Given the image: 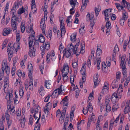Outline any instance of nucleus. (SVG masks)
<instances>
[{"mask_svg":"<svg viewBox=\"0 0 130 130\" xmlns=\"http://www.w3.org/2000/svg\"><path fill=\"white\" fill-rule=\"evenodd\" d=\"M121 4L122 5L118 3H116L115 4L116 7L119 11H120L121 10H123V9L124 8L125 6V5H123L122 4V3H121Z\"/></svg>","mask_w":130,"mask_h":130,"instance_id":"obj_22","label":"nucleus"},{"mask_svg":"<svg viewBox=\"0 0 130 130\" xmlns=\"http://www.w3.org/2000/svg\"><path fill=\"white\" fill-rule=\"evenodd\" d=\"M118 92H115L113 93L111 97V101L113 103H116L119 100V99L121 98V95H119Z\"/></svg>","mask_w":130,"mask_h":130,"instance_id":"obj_7","label":"nucleus"},{"mask_svg":"<svg viewBox=\"0 0 130 130\" xmlns=\"http://www.w3.org/2000/svg\"><path fill=\"white\" fill-rule=\"evenodd\" d=\"M5 116L6 120H8L9 119H10V115L8 114V111L7 110L6 111L5 114Z\"/></svg>","mask_w":130,"mask_h":130,"instance_id":"obj_61","label":"nucleus"},{"mask_svg":"<svg viewBox=\"0 0 130 130\" xmlns=\"http://www.w3.org/2000/svg\"><path fill=\"white\" fill-rule=\"evenodd\" d=\"M13 16L11 18V27L13 31L16 32L17 31V29L18 25V23L17 22V17L15 15H13Z\"/></svg>","mask_w":130,"mask_h":130,"instance_id":"obj_6","label":"nucleus"},{"mask_svg":"<svg viewBox=\"0 0 130 130\" xmlns=\"http://www.w3.org/2000/svg\"><path fill=\"white\" fill-rule=\"evenodd\" d=\"M75 105H73L71 109V112L70 113V115L71 116V118L72 119L74 117V112L75 109Z\"/></svg>","mask_w":130,"mask_h":130,"instance_id":"obj_30","label":"nucleus"},{"mask_svg":"<svg viewBox=\"0 0 130 130\" xmlns=\"http://www.w3.org/2000/svg\"><path fill=\"white\" fill-rule=\"evenodd\" d=\"M99 75L98 74L94 75V87L95 88L97 86L100 82L99 79H98Z\"/></svg>","mask_w":130,"mask_h":130,"instance_id":"obj_13","label":"nucleus"},{"mask_svg":"<svg viewBox=\"0 0 130 130\" xmlns=\"http://www.w3.org/2000/svg\"><path fill=\"white\" fill-rule=\"evenodd\" d=\"M40 124L38 123H36V125L34 127V130H40Z\"/></svg>","mask_w":130,"mask_h":130,"instance_id":"obj_59","label":"nucleus"},{"mask_svg":"<svg viewBox=\"0 0 130 130\" xmlns=\"http://www.w3.org/2000/svg\"><path fill=\"white\" fill-rule=\"evenodd\" d=\"M76 34H73L70 36V40L72 42H74L76 40Z\"/></svg>","mask_w":130,"mask_h":130,"instance_id":"obj_37","label":"nucleus"},{"mask_svg":"<svg viewBox=\"0 0 130 130\" xmlns=\"http://www.w3.org/2000/svg\"><path fill=\"white\" fill-rule=\"evenodd\" d=\"M111 59L110 57H107L106 59V62L107 66L108 67H110L111 65Z\"/></svg>","mask_w":130,"mask_h":130,"instance_id":"obj_51","label":"nucleus"},{"mask_svg":"<svg viewBox=\"0 0 130 130\" xmlns=\"http://www.w3.org/2000/svg\"><path fill=\"white\" fill-rule=\"evenodd\" d=\"M80 41L77 40L74 46L72 45V43L69 44L68 46V49L67 51L65 50L63 53V56H66L67 58H69L71 55V54L73 52L74 54H75L77 56H78L80 53H81L83 54L85 52L84 49L85 48V44L84 43H82L80 45V48H78V46Z\"/></svg>","mask_w":130,"mask_h":130,"instance_id":"obj_1","label":"nucleus"},{"mask_svg":"<svg viewBox=\"0 0 130 130\" xmlns=\"http://www.w3.org/2000/svg\"><path fill=\"white\" fill-rule=\"evenodd\" d=\"M26 120L25 118H23V119H21V127L24 128L25 126V123Z\"/></svg>","mask_w":130,"mask_h":130,"instance_id":"obj_55","label":"nucleus"},{"mask_svg":"<svg viewBox=\"0 0 130 130\" xmlns=\"http://www.w3.org/2000/svg\"><path fill=\"white\" fill-rule=\"evenodd\" d=\"M128 18V15L127 11L124 10L122 11V18L127 20Z\"/></svg>","mask_w":130,"mask_h":130,"instance_id":"obj_33","label":"nucleus"},{"mask_svg":"<svg viewBox=\"0 0 130 130\" xmlns=\"http://www.w3.org/2000/svg\"><path fill=\"white\" fill-rule=\"evenodd\" d=\"M111 9H106L104 11V15L105 16V19L107 20H108L109 19L108 16L110 15L111 13Z\"/></svg>","mask_w":130,"mask_h":130,"instance_id":"obj_14","label":"nucleus"},{"mask_svg":"<svg viewBox=\"0 0 130 130\" xmlns=\"http://www.w3.org/2000/svg\"><path fill=\"white\" fill-rule=\"evenodd\" d=\"M121 68L122 69V73L124 75V78H125L127 77V74L126 72V68L125 67V65H123V66H121Z\"/></svg>","mask_w":130,"mask_h":130,"instance_id":"obj_25","label":"nucleus"},{"mask_svg":"<svg viewBox=\"0 0 130 130\" xmlns=\"http://www.w3.org/2000/svg\"><path fill=\"white\" fill-rule=\"evenodd\" d=\"M51 57L50 58L53 61H55L56 60V57L55 56V52L54 51H51L50 53H47L46 56V60L47 63H48L50 61V57Z\"/></svg>","mask_w":130,"mask_h":130,"instance_id":"obj_5","label":"nucleus"},{"mask_svg":"<svg viewBox=\"0 0 130 130\" xmlns=\"http://www.w3.org/2000/svg\"><path fill=\"white\" fill-rule=\"evenodd\" d=\"M28 69L29 72H33V69L32 64L30 62H28Z\"/></svg>","mask_w":130,"mask_h":130,"instance_id":"obj_41","label":"nucleus"},{"mask_svg":"<svg viewBox=\"0 0 130 130\" xmlns=\"http://www.w3.org/2000/svg\"><path fill=\"white\" fill-rule=\"evenodd\" d=\"M20 78H19L18 79H17L15 84H18L19 89V95L21 97H22L24 94V92L23 90L24 89V86L21 82V80L20 79Z\"/></svg>","mask_w":130,"mask_h":130,"instance_id":"obj_4","label":"nucleus"},{"mask_svg":"<svg viewBox=\"0 0 130 130\" xmlns=\"http://www.w3.org/2000/svg\"><path fill=\"white\" fill-rule=\"evenodd\" d=\"M126 20L125 19L121 18L120 19V25L122 26H123L124 24V23L125 21Z\"/></svg>","mask_w":130,"mask_h":130,"instance_id":"obj_63","label":"nucleus"},{"mask_svg":"<svg viewBox=\"0 0 130 130\" xmlns=\"http://www.w3.org/2000/svg\"><path fill=\"white\" fill-rule=\"evenodd\" d=\"M2 70L3 72L5 71V73L7 74H9L10 72V69L9 67L6 62L3 61L2 63Z\"/></svg>","mask_w":130,"mask_h":130,"instance_id":"obj_8","label":"nucleus"},{"mask_svg":"<svg viewBox=\"0 0 130 130\" xmlns=\"http://www.w3.org/2000/svg\"><path fill=\"white\" fill-rule=\"evenodd\" d=\"M43 45L44 46V47L45 51H47L50 48V45L48 42L45 43L44 44L43 43Z\"/></svg>","mask_w":130,"mask_h":130,"instance_id":"obj_46","label":"nucleus"},{"mask_svg":"<svg viewBox=\"0 0 130 130\" xmlns=\"http://www.w3.org/2000/svg\"><path fill=\"white\" fill-rule=\"evenodd\" d=\"M86 65V63H84L83 65L82 66V67L80 70V72L81 73H84L86 72V66L85 65Z\"/></svg>","mask_w":130,"mask_h":130,"instance_id":"obj_57","label":"nucleus"},{"mask_svg":"<svg viewBox=\"0 0 130 130\" xmlns=\"http://www.w3.org/2000/svg\"><path fill=\"white\" fill-rule=\"evenodd\" d=\"M21 31L23 33L25 31V23L24 21H22L21 23Z\"/></svg>","mask_w":130,"mask_h":130,"instance_id":"obj_28","label":"nucleus"},{"mask_svg":"<svg viewBox=\"0 0 130 130\" xmlns=\"http://www.w3.org/2000/svg\"><path fill=\"white\" fill-rule=\"evenodd\" d=\"M33 80L30 79L29 84L28 87L30 90H32L33 88Z\"/></svg>","mask_w":130,"mask_h":130,"instance_id":"obj_38","label":"nucleus"},{"mask_svg":"<svg viewBox=\"0 0 130 130\" xmlns=\"http://www.w3.org/2000/svg\"><path fill=\"white\" fill-rule=\"evenodd\" d=\"M120 115H119L116 118L115 120L113 121V120H111L110 121V124H114L115 125V126H116L117 125V123H118V122L119 119V116Z\"/></svg>","mask_w":130,"mask_h":130,"instance_id":"obj_40","label":"nucleus"},{"mask_svg":"<svg viewBox=\"0 0 130 130\" xmlns=\"http://www.w3.org/2000/svg\"><path fill=\"white\" fill-rule=\"evenodd\" d=\"M52 106V103L50 102H49L46 104L44 108H47L48 110H50Z\"/></svg>","mask_w":130,"mask_h":130,"instance_id":"obj_50","label":"nucleus"},{"mask_svg":"<svg viewBox=\"0 0 130 130\" xmlns=\"http://www.w3.org/2000/svg\"><path fill=\"white\" fill-rule=\"evenodd\" d=\"M11 44H8L7 49V52L8 53H11L13 54L15 52H17V49H15V44H14L13 46H12L11 47L10 46Z\"/></svg>","mask_w":130,"mask_h":130,"instance_id":"obj_9","label":"nucleus"},{"mask_svg":"<svg viewBox=\"0 0 130 130\" xmlns=\"http://www.w3.org/2000/svg\"><path fill=\"white\" fill-rule=\"evenodd\" d=\"M115 104L113 105L112 107V110L114 112L117 110V109L119 107L118 104H117L115 103Z\"/></svg>","mask_w":130,"mask_h":130,"instance_id":"obj_58","label":"nucleus"},{"mask_svg":"<svg viewBox=\"0 0 130 130\" xmlns=\"http://www.w3.org/2000/svg\"><path fill=\"white\" fill-rule=\"evenodd\" d=\"M30 112L32 113H41V108L38 105H36V106L30 109Z\"/></svg>","mask_w":130,"mask_h":130,"instance_id":"obj_12","label":"nucleus"},{"mask_svg":"<svg viewBox=\"0 0 130 130\" xmlns=\"http://www.w3.org/2000/svg\"><path fill=\"white\" fill-rule=\"evenodd\" d=\"M59 50L61 53H63L64 51H65L66 50H65L64 46L62 43H61L60 44L59 46Z\"/></svg>","mask_w":130,"mask_h":130,"instance_id":"obj_44","label":"nucleus"},{"mask_svg":"<svg viewBox=\"0 0 130 130\" xmlns=\"http://www.w3.org/2000/svg\"><path fill=\"white\" fill-rule=\"evenodd\" d=\"M30 48V50L29 52V55L30 57H33L35 55V50L34 49V47L33 46Z\"/></svg>","mask_w":130,"mask_h":130,"instance_id":"obj_21","label":"nucleus"},{"mask_svg":"<svg viewBox=\"0 0 130 130\" xmlns=\"http://www.w3.org/2000/svg\"><path fill=\"white\" fill-rule=\"evenodd\" d=\"M52 31L51 30H49L47 34V36H46L47 37H49L50 39L51 38L52 35Z\"/></svg>","mask_w":130,"mask_h":130,"instance_id":"obj_64","label":"nucleus"},{"mask_svg":"<svg viewBox=\"0 0 130 130\" xmlns=\"http://www.w3.org/2000/svg\"><path fill=\"white\" fill-rule=\"evenodd\" d=\"M25 12L24 9L22 7L19 8L18 11V13L19 14H21Z\"/></svg>","mask_w":130,"mask_h":130,"instance_id":"obj_52","label":"nucleus"},{"mask_svg":"<svg viewBox=\"0 0 130 130\" xmlns=\"http://www.w3.org/2000/svg\"><path fill=\"white\" fill-rule=\"evenodd\" d=\"M17 74L19 77L18 79L20 78V79H21L20 77L22 76L23 78L25 77V73L23 71H22L21 70H18L17 72Z\"/></svg>","mask_w":130,"mask_h":130,"instance_id":"obj_20","label":"nucleus"},{"mask_svg":"<svg viewBox=\"0 0 130 130\" xmlns=\"http://www.w3.org/2000/svg\"><path fill=\"white\" fill-rule=\"evenodd\" d=\"M68 96H66L60 102L61 104L63 106H65V108H67V106L68 104Z\"/></svg>","mask_w":130,"mask_h":130,"instance_id":"obj_15","label":"nucleus"},{"mask_svg":"<svg viewBox=\"0 0 130 130\" xmlns=\"http://www.w3.org/2000/svg\"><path fill=\"white\" fill-rule=\"evenodd\" d=\"M18 5H15L14 7L12 9L11 12L12 13V17H13V15H15L14 14V12L15 11V9H17L16 8L17 7V8H18Z\"/></svg>","mask_w":130,"mask_h":130,"instance_id":"obj_54","label":"nucleus"},{"mask_svg":"<svg viewBox=\"0 0 130 130\" xmlns=\"http://www.w3.org/2000/svg\"><path fill=\"white\" fill-rule=\"evenodd\" d=\"M35 46L37 47H38L39 46L38 40L35 39V40L32 42V46L31 47L29 46V49H31L30 48H32L33 46L35 47Z\"/></svg>","mask_w":130,"mask_h":130,"instance_id":"obj_31","label":"nucleus"},{"mask_svg":"<svg viewBox=\"0 0 130 130\" xmlns=\"http://www.w3.org/2000/svg\"><path fill=\"white\" fill-rule=\"evenodd\" d=\"M72 66L74 68L75 73H77L78 70V64L77 62H74L72 63Z\"/></svg>","mask_w":130,"mask_h":130,"instance_id":"obj_27","label":"nucleus"},{"mask_svg":"<svg viewBox=\"0 0 130 130\" xmlns=\"http://www.w3.org/2000/svg\"><path fill=\"white\" fill-rule=\"evenodd\" d=\"M69 66L67 64H64L62 69L61 68V69L62 74H68L69 72Z\"/></svg>","mask_w":130,"mask_h":130,"instance_id":"obj_11","label":"nucleus"},{"mask_svg":"<svg viewBox=\"0 0 130 130\" xmlns=\"http://www.w3.org/2000/svg\"><path fill=\"white\" fill-rule=\"evenodd\" d=\"M97 60V68L99 70L100 69L99 65L101 62V58L100 57H98L96 59Z\"/></svg>","mask_w":130,"mask_h":130,"instance_id":"obj_56","label":"nucleus"},{"mask_svg":"<svg viewBox=\"0 0 130 130\" xmlns=\"http://www.w3.org/2000/svg\"><path fill=\"white\" fill-rule=\"evenodd\" d=\"M47 15L46 14H44V18L41 19L40 23V27L41 28L42 31L44 32V30L45 28V25H44L45 20L47 19Z\"/></svg>","mask_w":130,"mask_h":130,"instance_id":"obj_10","label":"nucleus"},{"mask_svg":"<svg viewBox=\"0 0 130 130\" xmlns=\"http://www.w3.org/2000/svg\"><path fill=\"white\" fill-rule=\"evenodd\" d=\"M65 123H64V127L63 128L65 130H72V129H73V127L72 124L71 123L70 124L69 127L68 128L69 129L68 130L66 129V127H65Z\"/></svg>","mask_w":130,"mask_h":130,"instance_id":"obj_60","label":"nucleus"},{"mask_svg":"<svg viewBox=\"0 0 130 130\" xmlns=\"http://www.w3.org/2000/svg\"><path fill=\"white\" fill-rule=\"evenodd\" d=\"M8 7L9 4L7 3L5 7L4 11V15H5L6 14L8 13Z\"/></svg>","mask_w":130,"mask_h":130,"instance_id":"obj_47","label":"nucleus"},{"mask_svg":"<svg viewBox=\"0 0 130 130\" xmlns=\"http://www.w3.org/2000/svg\"><path fill=\"white\" fill-rule=\"evenodd\" d=\"M87 109L90 112H91L92 111L93 108L91 103L89 102L88 105Z\"/></svg>","mask_w":130,"mask_h":130,"instance_id":"obj_45","label":"nucleus"},{"mask_svg":"<svg viewBox=\"0 0 130 130\" xmlns=\"http://www.w3.org/2000/svg\"><path fill=\"white\" fill-rule=\"evenodd\" d=\"M11 32H12V31L10 29L7 28H5L4 29L2 34L3 36H5L10 34Z\"/></svg>","mask_w":130,"mask_h":130,"instance_id":"obj_17","label":"nucleus"},{"mask_svg":"<svg viewBox=\"0 0 130 130\" xmlns=\"http://www.w3.org/2000/svg\"><path fill=\"white\" fill-rule=\"evenodd\" d=\"M108 83H105L103 87V89L102 90V92L103 93L107 92L108 89Z\"/></svg>","mask_w":130,"mask_h":130,"instance_id":"obj_32","label":"nucleus"},{"mask_svg":"<svg viewBox=\"0 0 130 130\" xmlns=\"http://www.w3.org/2000/svg\"><path fill=\"white\" fill-rule=\"evenodd\" d=\"M130 111V102L127 101L126 104L124 112L125 113H127Z\"/></svg>","mask_w":130,"mask_h":130,"instance_id":"obj_19","label":"nucleus"},{"mask_svg":"<svg viewBox=\"0 0 130 130\" xmlns=\"http://www.w3.org/2000/svg\"><path fill=\"white\" fill-rule=\"evenodd\" d=\"M94 14L93 13L90 15L89 13L88 12V14L86 16V19L87 20H92L93 19Z\"/></svg>","mask_w":130,"mask_h":130,"instance_id":"obj_39","label":"nucleus"},{"mask_svg":"<svg viewBox=\"0 0 130 130\" xmlns=\"http://www.w3.org/2000/svg\"><path fill=\"white\" fill-rule=\"evenodd\" d=\"M70 4L72 6L75 7V5L78 4L77 2V0H69Z\"/></svg>","mask_w":130,"mask_h":130,"instance_id":"obj_43","label":"nucleus"},{"mask_svg":"<svg viewBox=\"0 0 130 130\" xmlns=\"http://www.w3.org/2000/svg\"><path fill=\"white\" fill-rule=\"evenodd\" d=\"M39 40L41 43H43L45 41V38L42 34H41L39 36Z\"/></svg>","mask_w":130,"mask_h":130,"instance_id":"obj_36","label":"nucleus"},{"mask_svg":"<svg viewBox=\"0 0 130 130\" xmlns=\"http://www.w3.org/2000/svg\"><path fill=\"white\" fill-rule=\"evenodd\" d=\"M7 101H10L13 99V96L12 92H7L6 94L5 97Z\"/></svg>","mask_w":130,"mask_h":130,"instance_id":"obj_16","label":"nucleus"},{"mask_svg":"<svg viewBox=\"0 0 130 130\" xmlns=\"http://www.w3.org/2000/svg\"><path fill=\"white\" fill-rule=\"evenodd\" d=\"M33 116L34 118L36 120L37 119V123L38 122V121L40 119L41 115V113H34Z\"/></svg>","mask_w":130,"mask_h":130,"instance_id":"obj_26","label":"nucleus"},{"mask_svg":"<svg viewBox=\"0 0 130 130\" xmlns=\"http://www.w3.org/2000/svg\"><path fill=\"white\" fill-rule=\"evenodd\" d=\"M125 59V56L124 55H119V60L120 61L121 66H123V65H125L124 63V61Z\"/></svg>","mask_w":130,"mask_h":130,"instance_id":"obj_23","label":"nucleus"},{"mask_svg":"<svg viewBox=\"0 0 130 130\" xmlns=\"http://www.w3.org/2000/svg\"><path fill=\"white\" fill-rule=\"evenodd\" d=\"M118 83L116 80H114L112 82L111 86L112 88L113 89L116 88L118 87Z\"/></svg>","mask_w":130,"mask_h":130,"instance_id":"obj_29","label":"nucleus"},{"mask_svg":"<svg viewBox=\"0 0 130 130\" xmlns=\"http://www.w3.org/2000/svg\"><path fill=\"white\" fill-rule=\"evenodd\" d=\"M68 74H62L63 78V80L64 82L67 81L68 79V77L67 76Z\"/></svg>","mask_w":130,"mask_h":130,"instance_id":"obj_48","label":"nucleus"},{"mask_svg":"<svg viewBox=\"0 0 130 130\" xmlns=\"http://www.w3.org/2000/svg\"><path fill=\"white\" fill-rule=\"evenodd\" d=\"M7 109L10 113L11 115H13L15 114V111L14 107H11V105H9L7 106Z\"/></svg>","mask_w":130,"mask_h":130,"instance_id":"obj_18","label":"nucleus"},{"mask_svg":"<svg viewBox=\"0 0 130 130\" xmlns=\"http://www.w3.org/2000/svg\"><path fill=\"white\" fill-rule=\"evenodd\" d=\"M111 24L110 22L108 21L106 22V28L107 29H106V33H107L108 32H109L110 31V29L111 28Z\"/></svg>","mask_w":130,"mask_h":130,"instance_id":"obj_34","label":"nucleus"},{"mask_svg":"<svg viewBox=\"0 0 130 130\" xmlns=\"http://www.w3.org/2000/svg\"><path fill=\"white\" fill-rule=\"evenodd\" d=\"M51 82V81L46 80L44 84V86L48 89H50L52 87Z\"/></svg>","mask_w":130,"mask_h":130,"instance_id":"obj_24","label":"nucleus"},{"mask_svg":"<svg viewBox=\"0 0 130 130\" xmlns=\"http://www.w3.org/2000/svg\"><path fill=\"white\" fill-rule=\"evenodd\" d=\"M45 91L44 89V87L43 86H41L40 87L39 93L41 95H43L45 93Z\"/></svg>","mask_w":130,"mask_h":130,"instance_id":"obj_42","label":"nucleus"},{"mask_svg":"<svg viewBox=\"0 0 130 130\" xmlns=\"http://www.w3.org/2000/svg\"><path fill=\"white\" fill-rule=\"evenodd\" d=\"M101 9V8L100 7L99 5L97 7L95 8V15L96 16H97L98 15Z\"/></svg>","mask_w":130,"mask_h":130,"instance_id":"obj_49","label":"nucleus"},{"mask_svg":"<svg viewBox=\"0 0 130 130\" xmlns=\"http://www.w3.org/2000/svg\"><path fill=\"white\" fill-rule=\"evenodd\" d=\"M57 37L58 39H60L61 37V36L62 37L63 36L62 34L61 33H60V32L59 30H57Z\"/></svg>","mask_w":130,"mask_h":130,"instance_id":"obj_62","label":"nucleus"},{"mask_svg":"<svg viewBox=\"0 0 130 130\" xmlns=\"http://www.w3.org/2000/svg\"><path fill=\"white\" fill-rule=\"evenodd\" d=\"M64 89L62 87V85H61L60 88L56 89L53 91L52 94H51V96L52 98H57L59 94H62L64 93Z\"/></svg>","mask_w":130,"mask_h":130,"instance_id":"obj_3","label":"nucleus"},{"mask_svg":"<svg viewBox=\"0 0 130 130\" xmlns=\"http://www.w3.org/2000/svg\"><path fill=\"white\" fill-rule=\"evenodd\" d=\"M100 47L97 46V50L96 51L97 55L100 56L102 54V50L100 48Z\"/></svg>","mask_w":130,"mask_h":130,"instance_id":"obj_53","label":"nucleus"},{"mask_svg":"<svg viewBox=\"0 0 130 130\" xmlns=\"http://www.w3.org/2000/svg\"><path fill=\"white\" fill-rule=\"evenodd\" d=\"M26 31L27 33L31 34L29 37V46L31 47L32 46V42L35 40V32L33 29L32 25H30L26 28Z\"/></svg>","mask_w":130,"mask_h":130,"instance_id":"obj_2","label":"nucleus"},{"mask_svg":"<svg viewBox=\"0 0 130 130\" xmlns=\"http://www.w3.org/2000/svg\"><path fill=\"white\" fill-rule=\"evenodd\" d=\"M89 2V0H82V3L81 8L82 9H84L87 6V3Z\"/></svg>","mask_w":130,"mask_h":130,"instance_id":"obj_35","label":"nucleus"}]
</instances>
